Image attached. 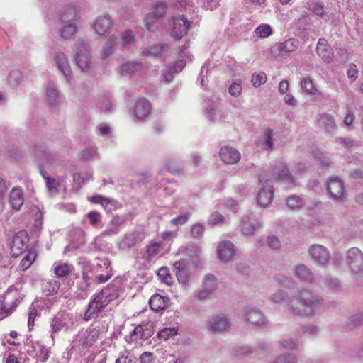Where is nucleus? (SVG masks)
I'll use <instances>...</instances> for the list:
<instances>
[{"mask_svg": "<svg viewBox=\"0 0 363 363\" xmlns=\"http://www.w3.org/2000/svg\"><path fill=\"white\" fill-rule=\"evenodd\" d=\"M55 62L58 69L65 75L67 82H70L72 74L69 60L66 55L61 52H58L55 55Z\"/></svg>", "mask_w": 363, "mask_h": 363, "instance_id": "25", "label": "nucleus"}, {"mask_svg": "<svg viewBox=\"0 0 363 363\" xmlns=\"http://www.w3.org/2000/svg\"><path fill=\"white\" fill-rule=\"evenodd\" d=\"M207 111L208 117L212 121H221L228 116L227 111L219 107L210 108Z\"/></svg>", "mask_w": 363, "mask_h": 363, "instance_id": "38", "label": "nucleus"}, {"mask_svg": "<svg viewBox=\"0 0 363 363\" xmlns=\"http://www.w3.org/2000/svg\"><path fill=\"white\" fill-rule=\"evenodd\" d=\"M89 200L92 203L101 204L108 213L111 212L116 208V202L115 200L101 195L93 196Z\"/></svg>", "mask_w": 363, "mask_h": 363, "instance_id": "36", "label": "nucleus"}, {"mask_svg": "<svg viewBox=\"0 0 363 363\" xmlns=\"http://www.w3.org/2000/svg\"><path fill=\"white\" fill-rule=\"evenodd\" d=\"M262 227V223L259 216L252 212H249L241 218V231L244 235H252Z\"/></svg>", "mask_w": 363, "mask_h": 363, "instance_id": "10", "label": "nucleus"}, {"mask_svg": "<svg viewBox=\"0 0 363 363\" xmlns=\"http://www.w3.org/2000/svg\"><path fill=\"white\" fill-rule=\"evenodd\" d=\"M152 331L147 328L144 329L142 325H138L130 333V335L126 337L128 343L136 341L138 339L145 340L151 337Z\"/></svg>", "mask_w": 363, "mask_h": 363, "instance_id": "35", "label": "nucleus"}, {"mask_svg": "<svg viewBox=\"0 0 363 363\" xmlns=\"http://www.w3.org/2000/svg\"><path fill=\"white\" fill-rule=\"evenodd\" d=\"M219 287L218 279L212 274H207L202 281L201 289L196 291L195 297L200 301H206L215 297Z\"/></svg>", "mask_w": 363, "mask_h": 363, "instance_id": "4", "label": "nucleus"}, {"mask_svg": "<svg viewBox=\"0 0 363 363\" xmlns=\"http://www.w3.org/2000/svg\"><path fill=\"white\" fill-rule=\"evenodd\" d=\"M73 267L68 263L57 262L54 264V272L55 275L59 277H65L69 274Z\"/></svg>", "mask_w": 363, "mask_h": 363, "instance_id": "41", "label": "nucleus"}, {"mask_svg": "<svg viewBox=\"0 0 363 363\" xmlns=\"http://www.w3.org/2000/svg\"><path fill=\"white\" fill-rule=\"evenodd\" d=\"M36 258V254L34 252L29 251L23 257L20 263V267L22 270L27 269Z\"/></svg>", "mask_w": 363, "mask_h": 363, "instance_id": "51", "label": "nucleus"}, {"mask_svg": "<svg viewBox=\"0 0 363 363\" xmlns=\"http://www.w3.org/2000/svg\"><path fill=\"white\" fill-rule=\"evenodd\" d=\"M177 333V330L175 328H165L158 333L157 337L160 339L167 340L170 337L175 335Z\"/></svg>", "mask_w": 363, "mask_h": 363, "instance_id": "62", "label": "nucleus"}, {"mask_svg": "<svg viewBox=\"0 0 363 363\" xmlns=\"http://www.w3.org/2000/svg\"><path fill=\"white\" fill-rule=\"evenodd\" d=\"M121 40L123 46L127 48L133 45L135 42V38L133 30H127L121 33Z\"/></svg>", "mask_w": 363, "mask_h": 363, "instance_id": "52", "label": "nucleus"}, {"mask_svg": "<svg viewBox=\"0 0 363 363\" xmlns=\"http://www.w3.org/2000/svg\"><path fill=\"white\" fill-rule=\"evenodd\" d=\"M301 86L303 90L311 95H321V92L316 88L309 77L303 78L301 82Z\"/></svg>", "mask_w": 363, "mask_h": 363, "instance_id": "43", "label": "nucleus"}, {"mask_svg": "<svg viewBox=\"0 0 363 363\" xmlns=\"http://www.w3.org/2000/svg\"><path fill=\"white\" fill-rule=\"evenodd\" d=\"M272 174L275 179H283L291 183L294 182L286 164L282 162H278L273 166Z\"/></svg>", "mask_w": 363, "mask_h": 363, "instance_id": "28", "label": "nucleus"}, {"mask_svg": "<svg viewBox=\"0 0 363 363\" xmlns=\"http://www.w3.org/2000/svg\"><path fill=\"white\" fill-rule=\"evenodd\" d=\"M232 323L228 317L213 315L208 321V330L213 333H222L230 330Z\"/></svg>", "mask_w": 363, "mask_h": 363, "instance_id": "13", "label": "nucleus"}, {"mask_svg": "<svg viewBox=\"0 0 363 363\" xmlns=\"http://www.w3.org/2000/svg\"><path fill=\"white\" fill-rule=\"evenodd\" d=\"M323 303V298L319 294L307 289H297L285 306V312L294 317H313L317 308Z\"/></svg>", "mask_w": 363, "mask_h": 363, "instance_id": "1", "label": "nucleus"}, {"mask_svg": "<svg viewBox=\"0 0 363 363\" xmlns=\"http://www.w3.org/2000/svg\"><path fill=\"white\" fill-rule=\"evenodd\" d=\"M28 238L26 232L20 231L16 233L12 240L11 246V254L13 257H17L21 255L28 247Z\"/></svg>", "mask_w": 363, "mask_h": 363, "instance_id": "18", "label": "nucleus"}, {"mask_svg": "<svg viewBox=\"0 0 363 363\" xmlns=\"http://www.w3.org/2000/svg\"><path fill=\"white\" fill-rule=\"evenodd\" d=\"M143 70V65L134 61L123 63L121 66L119 72L121 76L131 79L142 74Z\"/></svg>", "mask_w": 363, "mask_h": 363, "instance_id": "20", "label": "nucleus"}, {"mask_svg": "<svg viewBox=\"0 0 363 363\" xmlns=\"http://www.w3.org/2000/svg\"><path fill=\"white\" fill-rule=\"evenodd\" d=\"M274 197V189L272 185L267 184L259 190L257 200L261 208H267L271 205Z\"/></svg>", "mask_w": 363, "mask_h": 363, "instance_id": "22", "label": "nucleus"}, {"mask_svg": "<svg viewBox=\"0 0 363 363\" xmlns=\"http://www.w3.org/2000/svg\"><path fill=\"white\" fill-rule=\"evenodd\" d=\"M173 267L178 281L182 284L186 283L190 276L189 262L186 259H181L175 262Z\"/></svg>", "mask_w": 363, "mask_h": 363, "instance_id": "23", "label": "nucleus"}, {"mask_svg": "<svg viewBox=\"0 0 363 363\" xmlns=\"http://www.w3.org/2000/svg\"><path fill=\"white\" fill-rule=\"evenodd\" d=\"M113 21L108 15H103L98 16L92 28L95 33L99 35H104L112 27Z\"/></svg>", "mask_w": 363, "mask_h": 363, "instance_id": "29", "label": "nucleus"}, {"mask_svg": "<svg viewBox=\"0 0 363 363\" xmlns=\"http://www.w3.org/2000/svg\"><path fill=\"white\" fill-rule=\"evenodd\" d=\"M78 21L77 12L69 8L65 9L61 15L62 26L60 28L61 36L65 39H71L77 33L76 23Z\"/></svg>", "mask_w": 363, "mask_h": 363, "instance_id": "3", "label": "nucleus"}, {"mask_svg": "<svg viewBox=\"0 0 363 363\" xmlns=\"http://www.w3.org/2000/svg\"><path fill=\"white\" fill-rule=\"evenodd\" d=\"M298 45L299 40L292 38L283 43L275 44L271 48V53L274 57H277L295 51Z\"/></svg>", "mask_w": 363, "mask_h": 363, "instance_id": "15", "label": "nucleus"}, {"mask_svg": "<svg viewBox=\"0 0 363 363\" xmlns=\"http://www.w3.org/2000/svg\"><path fill=\"white\" fill-rule=\"evenodd\" d=\"M224 221V216L218 212H215L210 216L208 223L210 225L214 226L216 225L222 224Z\"/></svg>", "mask_w": 363, "mask_h": 363, "instance_id": "64", "label": "nucleus"}, {"mask_svg": "<svg viewBox=\"0 0 363 363\" xmlns=\"http://www.w3.org/2000/svg\"><path fill=\"white\" fill-rule=\"evenodd\" d=\"M205 232V227L200 223L194 224L190 230L191 235L194 238H199L203 236Z\"/></svg>", "mask_w": 363, "mask_h": 363, "instance_id": "60", "label": "nucleus"}, {"mask_svg": "<svg viewBox=\"0 0 363 363\" xmlns=\"http://www.w3.org/2000/svg\"><path fill=\"white\" fill-rule=\"evenodd\" d=\"M292 270L295 277L301 281L310 284L314 282V274L306 265L303 264H296L293 267Z\"/></svg>", "mask_w": 363, "mask_h": 363, "instance_id": "26", "label": "nucleus"}, {"mask_svg": "<svg viewBox=\"0 0 363 363\" xmlns=\"http://www.w3.org/2000/svg\"><path fill=\"white\" fill-rule=\"evenodd\" d=\"M35 155L40 158L43 163L54 164L56 163L55 157L48 150L47 147L42 144L35 145L33 147Z\"/></svg>", "mask_w": 363, "mask_h": 363, "instance_id": "31", "label": "nucleus"}, {"mask_svg": "<svg viewBox=\"0 0 363 363\" xmlns=\"http://www.w3.org/2000/svg\"><path fill=\"white\" fill-rule=\"evenodd\" d=\"M263 140L264 149L268 151L274 150L273 130L271 128H266L263 132Z\"/></svg>", "mask_w": 363, "mask_h": 363, "instance_id": "49", "label": "nucleus"}, {"mask_svg": "<svg viewBox=\"0 0 363 363\" xmlns=\"http://www.w3.org/2000/svg\"><path fill=\"white\" fill-rule=\"evenodd\" d=\"M221 160L228 164H234L240 159V152L235 148L230 146H223L219 152Z\"/></svg>", "mask_w": 363, "mask_h": 363, "instance_id": "24", "label": "nucleus"}, {"mask_svg": "<svg viewBox=\"0 0 363 363\" xmlns=\"http://www.w3.org/2000/svg\"><path fill=\"white\" fill-rule=\"evenodd\" d=\"M286 205L291 210H298L303 206V201L301 197L296 195H291L288 197Z\"/></svg>", "mask_w": 363, "mask_h": 363, "instance_id": "48", "label": "nucleus"}, {"mask_svg": "<svg viewBox=\"0 0 363 363\" xmlns=\"http://www.w3.org/2000/svg\"><path fill=\"white\" fill-rule=\"evenodd\" d=\"M22 80V74L18 70H14L10 72L8 77V82L10 86L15 87L18 86Z\"/></svg>", "mask_w": 363, "mask_h": 363, "instance_id": "56", "label": "nucleus"}, {"mask_svg": "<svg viewBox=\"0 0 363 363\" xmlns=\"http://www.w3.org/2000/svg\"><path fill=\"white\" fill-rule=\"evenodd\" d=\"M99 331L92 325L86 329L82 330L77 336L79 344L84 348L91 346L99 338Z\"/></svg>", "mask_w": 363, "mask_h": 363, "instance_id": "16", "label": "nucleus"}, {"mask_svg": "<svg viewBox=\"0 0 363 363\" xmlns=\"http://www.w3.org/2000/svg\"><path fill=\"white\" fill-rule=\"evenodd\" d=\"M168 172L173 174H179L182 170V164L179 158L175 155L170 157L167 161Z\"/></svg>", "mask_w": 363, "mask_h": 363, "instance_id": "39", "label": "nucleus"}, {"mask_svg": "<svg viewBox=\"0 0 363 363\" xmlns=\"http://www.w3.org/2000/svg\"><path fill=\"white\" fill-rule=\"evenodd\" d=\"M191 22L184 16L172 17L169 21L171 37L178 40L186 35L190 27Z\"/></svg>", "mask_w": 363, "mask_h": 363, "instance_id": "6", "label": "nucleus"}, {"mask_svg": "<svg viewBox=\"0 0 363 363\" xmlns=\"http://www.w3.org/2000/svg\"><path fill=\"white\" fill-rule=\"evenodd\" d=\"M46 96L48 103L51 106L56 105L60 97L59 91L54 85H49L46 89Z\"/></svg>", "mask_w": 363, "mask_h": 363, "instance_id": "45", "label": "nucleus"}, {"mask_svg": "<svg viewBox=\"0 0 363 363\" xmlns=\"http://www.w3.org/2000/svg\"><path fill=\"white\" fill-rule=\"evenodd\" d=\"M327 190L333 200L341 201L343 199L345 189L344 183L340 178H331L328 182Z\"/></svg>", "mask_w": 363, "mask_h": 363, "instance_id": "17", "label": "nucleus"}, {"mask_svg": "<svg viewBox=\"0 0 363 363\" xmlns=\"http://www.w3.org/2000/svg\"><path fill=\"white\" fill-rule=\"evenodd\" d=\"M168 49V45L166 44H158L155 45L150 48H145L142 51L143 55H152L157 56L161 54L163 51H165Z\"/></svg>", "mask_w": 363, "mask_h": 363, "instance_id": "46", "label": "nucleus"}, {"mask_svg": "<svg viewBox=\"0 0 363 363\" xmlns=\"http://www.w3.org/2000/svg\"><path fill=\"white\" fill-rule=\"evenodd\" d=\"M335 143L346 150H350L354 146V140L349 137H337Z\"/></svg>", "mask_w": 363, "mask_h": 363, "instance_id": "50", "label": "nucleus"}, {"mask_svg": "<svg viewBox=\"0 0 363 363\" xmlns=\"http://www.w3.org/2000/svg\"><path fill=\"white\" fill-rule=\"evenodd\" d=\"M267 80V76L264 72L255 73L252 76V84L255 87H259L264 84Z\"/></svg>", "mask_w": 363, "mask_h": 363, "instance_id": "58", "label": "nucleus"}, {"mask_svg": "<svg viewBox=\"0 0 363 363\" xmlns=\"http://www.w3.org/2000/svg\"><path fill=\"white\" fill-rule=\"evenodd\" d=\"M76 319V315L72 313L66 311L57 313L51 320V337L54 339V333L61 330H67L72 328L75 325Z\"/></svg>", "mask_w": 363, "mask_h": 363, "instance_id": "5", "label": "nucleus"}, {"mask_svg": "<svg viewBox=\"0 0 363 363\" xmlns=\"http://www.w3.org/2000/svg\"><path fill=\"white\" fill-rule=\"evenodd\" d=\"M151 105L150 102L143 98L138 99L134 107V113L137 118L143 119L145 118L150 112Z\"/></svg>", "mask_w": 363, "mask_h": 363, "instance_id": "33", "label": "nucleus"}, {"mask_svg": "<svg viewBox=\"0 0 363 363\" xmlns=\"http://www.w3.org/2000/svg\"><path fill=\"white\" fill-rule=\"evenodd\" d=\"M125 223V218L123 216H115L108 223L106 230L102 231L99 238H104L106 237L117 235L121 228Z\"/></svg>", "mask_w": 363, "mask_h": 363, "instance_id": "21", "label": "nucleus"}, {"mask_svg": "<svg viewBox=\"0 0 363 363\" xmlns=\"http://www.w3.org/2000/svg\"><path fill=\"white\" fill-rule=\"evenodd\" d=\"M255 33L262 38L269 36L272 33L271 26L268 24H262L257 27L255 30Z\"/></svg>", "mask_w": 363, "mask_h": 363, "instance_id": "57", "label": "nucleus"}, {"mask_svg": "<svg viewBox=\"0 0 363 363\" xmlns=\"http://www.w3.org/2000/svg\"><path fill=\"white\" fill-rule=\"evenodd\" d=\"M190 216H191V213H189L180 215V216L172 219L170 221V223L177 227H178L179 225H182L187 223V221L189 220Z\"/></svg>", "mask_w": 363, "mask_h": 363, "instance_id": "63", "label": "nucleus"}, {"mask_svg": "<svg viewBox=\"0 0 363 363\" xmlns=\"http://www.w3.org/2000/svg\"><path fill=\"white\" fill-rule=\"evenodd\" d=\"M269 363H297V358L292 353H284L276 357Z\"/></svg>", "mask_w": 363, "mask_h": 363, "instance_id": "47", "label": "nucleus"}, {"mask_svg": "<svg viewBox=\"0 0 363 363\" xmlns=\"http://www.w3.org/2000/svg\"><path fill=\"white\" fill-rule=\"evenodd\" d=\"M244 318L248 326L252 328L265 326L269 323L263 312L257 307H246L244 311Z\"/></svg>", "mask_w": 363, "mask_h": 363, "instance_id": "7", "label": "nucleus"}, {"mask_svg": "<svg viewBox=\"0 0 363 363\" xmlns=\"http://www.w3.org/2000/svg\"><path fill=\"white\" fill-rule=\"evenodd\" d=\"M118 43V38L115 35H111L103 46L101 59L106 60L116 50V45Z\"/></svg>", "mask_w": 363, "mask_h": 363, "instance_id": "37", "label": "nucleus"}, {"mask_svg": "<svg viewBox=\"0 0 363 363\" xmlns=\"http://www.w3.org/2000/svg\"><path fill=\"white\" fill-rule=\"evenodd\" d=\"M113 104L112 99L108 96H104L100 102V109L104 113L111 112L113 110Z\"/></svg>", "mask_w": 363, "mask_h": 363, "instance_id": "59", "label": "nucleus"}, {"mask_svg": "<svg viewBox=\"0 0 363 363\" xmlns=\"http://www.w3.org/2000/svg\"><path fill=\"white\" fill-rule=\"evenodd\" d=\"M288 296L287 292L284 290H279L273 293L270 297V301L275 304L283 303Z\"/></svg>", "mask_w": 363, "mask_h": 363, "instance_id": "53", "label": "nucleus"}, {"mask_svg": "<svg viewBox=\"0 0 363 363\" xmlns=\"http://www.w3.org/2000/svg\"><path fill=\"white\" fill-rule=\"evenodd\" d=\"M320 287L328 289L330 290H339L341 285L338 279L330 276H326L319 284Z\"/></svg>", "mask_w": 363, "mask_h": 363, "instance_id": "40", "label": "nucleus"}, {"mask_svg": "<svg viewBox=\"0 0 363 363\" xmlns=\"http://www.w3.org/2000/svg\"><path fill=\"white\" fill-rule=\"evenodd\" d=\"M235 247L228 240L220 242L217 247L218 257L220 261L228 262L235 255Z\"/></svg>", "mask_w": 363, "mask_h": 363, "instance_id": "19", "label": "nucleus"}, {"mask_svg": "<svg viewBox=\"0 0 363 363\" xmlns=\"http://www.w3.org/2000/svg\"><path fill=\"white\" fill-rule=\"evenodd\" d=\"M118 296L117 289L115 286H108L94 294L91 298L83 320H90L95 315L101 313L112 301Z\"/></svg>", "mask_w": 363, "mask_h": 363, "instance_id": "2", "label": "nucleus"}, {"mask_svg": "<svg viewBox=\"0 0 363 363\" xmlns=\"http://www.w3.org/2000/svg\"><path fill=\"white\" fill-rule=\"evenodd\" d=\"M169 303V299L160 294L153 295L149 301L150 308L156 312L164 310L168 307Z\"/></svg>", "mask_w": 363, "mask_h": 363, "instance_id": "34", "label": "nucleus"}, {"mask_svg": "<svg viewBox=\"0 0 363 363\" xmlns=\"http://www.w3.org/2000/svg\"><path fill=\"white\" fill-rule=\"evenodd\" d=\"M317 124L320 128L329 133H333L337 128L335 117L327 113L319 115L317 119Z\"/></svg>", "mask_w": 363, "mask_h": 363, "instance_id": "27", "label": "nucleus"}, {"mask_svg": "<svg viewBox=\"0 0 363 363\" xmlns=\"http://www.w3.org/2000/svg\"><path fill=\"white\" fill-rule=\"evenodd\" d=\"M316 51L325 62H330L333 58V51L328 45V41L324 38H320L317 43Z\"/></svg>", "mask_w": 363, "mask_h": 363, "instance_id": "30", "label": "nucleus"}, {"mask_svg": "<svg viewBox=\"0 0 363 363\" xmlns=\"http://www.w3.org/2000/svg\"><path fill=\"white\" fill-rule=\"evenodd\" d=\"M145 238V235L139 230H133L126 233L119 242V248L126 250H130L140 244Z\"/></svg>", "mask_w": 363, "mask_h": 363, "instance_id": "14", "label": "nucleus"}, {"mask_svg": "<svg viewBox=\"0 0 363 363\" xmlns=\"http://www.w3.org/2000/svg\"><path fill=\"white\" fill-rule=\"evenodd\" d=\"M323 4L320 0H311L309 3L310 10L319 16H323Z\"/></svg>", "mask_w": 363, "mask_h": 363, "instance_id": "55", "label": "nucleus"}, {"mask_svg": "<svg viewBox=\"0 0 363 363\" xmlns=\"http://www.w3.org/2000/svg\"><path fill=\"white\" fill-rule=\"evenodd\" d=\"M74 59L77 65L82 71H89L91 61L87 44L82 43L79 45L74 52Z\"/></svg>", "mask_w": 363, "mask_h": 363, "instance_id": "12", "label": "nucleus"}, {"mask_svg": "<svg viewBox=\"0 0 363 363\" xmlns=\"http://www.w3.org/2000/svg\"><path fill=\"white\" fill-rule=\"evenodd\" d=\"M157 275L164 283L167 284V285H171L172 278L167 267H161L158 270Z\"/></svg>", "mask_w": 363, "mask_h": 363, "instance_id": "61", "label": "nucleus"}, {"mask_svg": "<svg viewBox=\"0 0 363 363\" xmlns=\"http://www.w3.org/2000/svg\"><path fill=\"white\" fill-rule=\"evenodd\" d=\"M19 303L17 291H7L0 303V320L9 315Z\"/></svg>", "mask_w": 363, "mask_h": 363, "instance_id": "11", "label": "nucleus"}, {"mask_svg": "<svg viewBox=\"0 0 363 363\" xmlns=\"http://www.w3.org/2000/svg\"><path fill=\"white\" fill-rule=\"evenodd\" d=\"M9 203L13 209L19 211L24 203V195L20 188L13 189L9 196Z\"/></svg>", "mask_w": 363, "mask_h": 363, "instance_id": "32", "label": "nucleus"}, {"mask_svg": "<svg viewBox=\"0 0 363 363\" xmlns=\"http://www.w3.org/2000/svg\"><path fill=\"white\" fill-rule=\"evenodd\" d=\"M308 255L313 262L322 267H328L330 262V253L323 245L313 244L308 249Z\"/></svg>", "mask_w": 363, "mask_h": 363, "instance_id": "8", "label": "nucleus"}, {"mask_svg": "<svg viewBox=\"0 0 363 363\" xmlns=\"http://www.w3.org/2000/svg\"><path fill=\"white\" fill-rule=\"evenodd\" d=\"M167 11V4L164 1H158L153 6V15L157 18H162Z\"/></svg>", "mask_w": 363, "mask_h": 363, "instance_id": "54", "label": "nucleus"}, {"mask_svg": "<svg viewBox=\"0 0 363 363\" xmlns=\"http://www.w3.org/2000/svg\"><path fill=\"white\" fill-rule=\"evenodd\" d=\"M346 263L354 274L363 273V253L357 247H352L347 252Z\"/></svg>", "mask_w": 363, "mask_h": 363, "instance_id": "9", "label": "nucleus"}, {"mask_svg": "<svg viewBox=\"0 0 363 363\" xmlns=\"http://www.w3.org/2000/svg\"><path fill=\"white\" fill-rule=\"evenodd\" d=\"M60 288V284L56 280H44L42 282V289L47 295H52L57 292Z\"/></svg>", "mask_w": 363, "mask_h": 363, "instance_id": "42", "label": "nucleus"}, {"mask_svg": "<svg viewBox=\"0 0 363 363\" xmlns=\"http://www.w3.org/2000/svg\"><path fill=\"white\" fill-rule=\"evenodd\" d=\"M79 157L81 160L87 162L98 158V152L94 147H87L80 151Z\"/></svg>", "mask_w": 363, "mask_h": 363, "instance_id": "44", "label": "nucleus"}]
</instances>
